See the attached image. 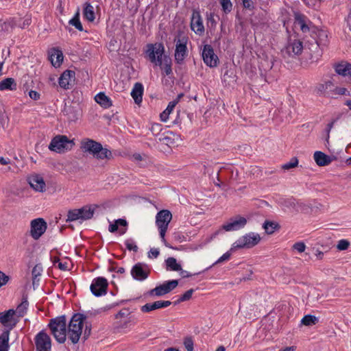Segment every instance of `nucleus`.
<instances>
[{
  "instance_id": "f257e3e1",
  "label": "nucleus",
  "mask_w": 351,
  "mask_h": 351,
  "mask_svg": "<svg viewBox=\"0 0 351 351\" xmlns=\"http://www.w3.org/2000/svg\"><path fill=\"white\" fill-rule=\"evenodd\" d=\"M80 148L83 152L93 156L98 160H109L113 158L111 150L104 147L102 145L90 138H84L81 141Z\"/></svg>"
},
{
  "instance_id": "f03ea898",
  "label": "nucleus",
  "mask_w": 351,
  "mask_h": 351,
  "mask_svg": "<svg viewBox=\"0 0 351 351\" xmlns=\"http://www.w3.org/2000/svg\"><path fill=\"white\" fill-rule=\"evenodd\" d=\"M86 319V316L80 313H76L71 317L68 324L67 336L73 343H77L79 341Z\"/></svg>"
},
{
  "instance_id": "7ed1b4c3",
  "label": "nucleus",
  "mask_w": 351,
  "mask_h": 351,
  "mask_svg": "<svg viewBox=\"0 0 351 351\" xmlns=\"http://www.w3.org/2000/svg\"><path fill=\"white\" fill-rule=\"evenodd\" d=\"M66 326V317L64 315L51 319L48 324L51 334L60 343H63L66 341L67 336Z\"/></svg>"
},
{
  "instance_id": "20e7f679",
  "label": "nucleus",
  "mask_w": 351,
  "mask_h": 351,
  "mask_svg": "<svg viewBox=\"0 0 351 351\" xmlns=\"http://www.w3.org/2000/svg\"><path fill=\"white\" fill-rule=\"evenodd\" d=\"M146 58L155 66L162 65L165 55V47L161 43L147 44L145 51Z\"/></svg>"
},
{
  "instance_id": "39448f33",
  "label": "nucleus",
  "mask_w": 351,
  "mask_h": 351,
  "mask_svg": "<svg viewBox=\"0 0 351 351\" xmlns=\"http://www.w3.org/2000/svg\"><path fill=\"white\" fill-rule=\"evenodd\" d=\"M73 145V141L66 136L57 135L51 139L48 148L51 152L61 154L71 149Z\"/></svg>"
},
{
  "instance_id": "423d86ee",
  "label": "nucleus",
  "mask_w": 351,
  "mask_h": 351,
  "mask_svg": "<svg viewBox=\"0 0 351 351\" xmlns=\"http://www.w3.org/2000/svg\"><path fill=\"white\" fill-rule=\"evenodd\" d=\"M261 239V237L258 233L252 232H249L240 237L234 241L231 246V250L252 248L260 242Z\"/></svg>"
},
{
  "instance_id": "0eeeda50",
  "label": "nucleus",
  "mask_w": 351,
  "mask_h": 351,
  "mask_svg": "<svg viewBox=\"0 0 351 351\" xmlns=\"http://www.w3.org/2000/svg\"><path fill=\"white\" fill-rule=\"evenodd\" d=\"M171 219L172 215L168 210H162L156 216V224L159 230L160 237L166 246L168 245L165 240V234Z\"/></svg>"
},
{
  "instance_id": "6e6552de",
  "label": "nucleus",
  "mask_w": 351,
  "mask_h": 351,
  "mask_svg": "<svg viewBox=\"0 0 351 351\" xmlns=\"http://www.w3.org/2000/svg\"><path fill=\"white\" fill-rule=\"evenodd\" d=\"M95 208L93 206H85L79 209L69 210L67 221L86 220L90 219L94 214Z\"/></svg>"
},
{
  "instance_id": "1a4fd4ad",
  "label": "nucleus",
  "mask_w": 351,
  "mask_h": 351,
  "mask_svg": "<svg viewBox=\"0 0 351 351\" xmlns=\"http://www.w3.org/2000/svg\"><path fill=\"white\" fill-rule=\"evenodd\" d=\"M34 340L35 351H51L52 340L45 330L37 333Z\"/></svg>"
},
{
  "instance_id": "9d476101",
  "label": "nucleus",
  "mask_w": 351,
  "mask_h": 351,
  "mask_svg": "<svg viewBox=\"0 0 351 351\" xmlns=\"http://www.w3.org/2000/svg\"><path fill=\"white\" fill-rule=\"evenodd\" d=\"M47 224L43 218H37L30 222V236L34 239H39L45 232Z\"/></svg>"
},
{
  "instance_id": "9b49d317",
  "label": "nucleus",
  "mask_w": 351,
  "mask_h": 351,
  "mask_svg": "<svg viewBox=\"0 0 351 351\" xmlns=\"http://www.w3.org/2000/svg\"><path fill=\"white\" fill-rule=\"evenodd\" d=\"M247 224V219L241 216L237 215L231 217L222 225V229L226 232L239 230Z\"/></svg>"
},
{
  "instance_id": "f8f14e48",
  "label": "nucleus",
  "mask_w": 351,
  "mask_h": 351,
  "mask_svg": "<svg viewBox=\"0 0 351 351\" xmlns=\"http://www.w3.org/2000/svg\"><path fill=\"white\" fill-rule=\"evenodd\" d=\"M176 43L175 60L177 63L180 64L187 55L188 38L185 36L180 37L176 40Z\"/></svg>"
},
{
  "instance_id": "ddd939ff",
  "label": "nucleus",
  "mask_w": 351,
  "mask_h": 351,
  "mask_svg": "<svg viewBox=\"0 0 351 351\" xmlns=\"http://www.w3.org/2000/svg\"><path fill=\"white\" fill-rule=\"evenodd\" d=\"M108 281L104 277H97L93 280L90 289L92 293L97 297L106 294Z\"/></svg>"
},
{
  "instance_id": "4468645a",
  "label": "nucleus",
  "mask_w": 351,
  "mask_h": 351,
  "mask_svg": "<svg viewBox=\"0 0 351 351\" xmlns=\"http://www.w3.org/2000/svg\"><path fill=\"white\" fill-rule=\"evenodd\" d=\"M178 285V281L177 280L166 281L163 284L150 290L149 294L152 296H162L174 289Z\"/></svg>"
},
{
  "instance_id": "2eb2a0df",
  "label": "nucleus",
  "mask_w": 351,
  "mask_h": 351,
  "mask_svg": "<svg viewBox=\"0 0 351 351\" xmlns=\"http://www.w3.org/2000/svg\"><path fill=\"white\" fill-rule=\"evenodd\" d=\"M149 274V269L145 264L138 263L134 265L131 269L132 278L138 281L146 280Z\"/></svg>"
},
{
  "instance_id": "dca6fc26",
  "label": "nucleus",
  "mask_w": 351,
  "mask_h": 351,
  "mask_svg": "<svg viewBox=\"0 0 351 351\" xmlns=\"http://www.w3.org/2000/svg\"><path fill=\"white\" fill-rule=\"evenodd\" d=\"M18 322L16 312L14 309H9L0 313V323L10 329L13 328Z\"/></svg>"
},
{
  "instance_id": "f3484780",
  "label": "nucleus",
  "mask_w": 351,
  "mask_h": 351,
  "mask_svg": "<svg viewBox=\"0 0 351 351\" xmlns=\"http://www.w3.org/2000/svg\"><path fill=\"white\" fill-rule=\"evenodd\" d=\"M202 55L203 60L207 66L210 67L217 66L218 57L210 45H206L204 46Z\"/></svg>"
},
{
  "instance_id": "a211bd4d",
  "label": "nucleus",
  "mask_w": 351,
  "mask_h": 351,
  "mask_svg": "<svg viewBox=\"0 0 351 351\" xmlns=\"http://www.w3.org/2000/svg\"><path fill=\"white\" fill-rule=\"evenodd\" d=\"M191 28L197 35L201 36L204 33L205 28L203 20L198 10H193L191 19Z\"/></svg>"
},
{
  "instance_id": "6ab92c4d",
  "label": "nucleus",
  "mask_w": 351,
  "mask_h": 351,
  "mask_svg": "<svg viewBox=\"0 0 351 351\" xmlns=\"http://www.w3.org/2000/svg\"><path fill=\"white\" fill-rule=\"evenodd\" d=\"M28 182L31 187L36 191L44 192L46 190L45 182L40 175H32L28 178Z\"/></svg>"
},
{
  "instance_id": "aec40b11",
  "label": "nucleus",
  "mask_w": 351,
  "mask_h": 351,
  "mask_svg": "<svg viewBox=\"0 0 351 351\" xmlns=\"http://www.w3.org/2000/svg\"><path fill=\"white\" fill-rule=\"evenodd\" d=\"M303 49L302 43L300 40H290L286 46L284 53L289 56H294L302 53Z\"/></svg>"
},
{
  "instance_id": "412c9836",
  "label": "nucleus",
  "mask_w": 351,
  "mask_h": 351,
  "mask_svg": "<svg viewBox=\"0 0 351 351\" xmlns=\"http://www.w3.org/2000/svg\"><path fill=\"white\" fill-rule=\"evenodd\" d=\"M171 302L169 300H158L152 303H147L141 307V311L148 313L158 308H166L170 306Z\"/></svg>"
},
{
  "instance_id": "4be33fe9",
  "label": "nucleus",
  "mask_w": 351,
  "mask_h": 351,
  "mask_svg": "<svg viewBox=\"0 0 351 351\" xmlns=\"http://www.w3.org/2000/svg\"><path fill=\"white\" fill-rule=\"evenodd\" d=\"M183 94H179L176 99L168 104L166 109L160 113V117L162 122H167L168 121L170 114L173 111L176 106L178 104Z\"/></svg>"
},
{
  "instance_id": "5701e85b",
  "label": "nucleus",
  "mask_w": 351,
  "mask_h": 351,
  "mask_svg": "<svg viewBox=\"0 0 351 351\" xmlns=\"http://www.w3.org/2000/svg\"><path fill=\"white\" fill-rule=\"evenodd\" d=\"M49 60L51 64L56 67H59L63 61V54L61 50L53 48L49 51Z\"/></svg>"
},
{
  "instance_id": "b1692460",
  "label": "nucleus",
  "mask_w": 351,
  "mask_h": 351,
  "mask_svg": "<svg viewBox=\"0 0 351 351\" xmlns=\"http://www.w3.org/2000/svg\"><path fill=\"white\" fill-rule=\"evenodd\" d=\"M311 22L302 14H296L295 17L294 25L295 27L300 28L302 32H307L309 31V25Z\"/></svg>"
},
{
  "instance_id": "393cba45",
  "label": "nucleus",
  "mask_w": 351,
  "mask_h": 351,
  "mask_svg": "<svg viewBox=\"0 0 351 351\" xmlns=\"http://www.w3.org/2000/svg\"><path fill=\"white\" fill-rule=\"evenodd\" d=\"M313 158L316 164L321 167L328 165L332 161V158L330 156L320 151H317L314 153Z\"/></svg>"
},
{
  "instance_id": "a878e982",
  "label": "nucleus",
  "mask_w": 351,
  "mask_h": 351,
  "mask_svg": "<svg viewBox=\"0 0 351 351\" xmlns=\"http://www.w3.org/2000/svg\"><path fill=\"white\" fill-rule=\"evenodd\" d=\"M74 77L75 73L72 71L66 70L60 75L59 85L64 89L69 88V85Z\"/></svg>"
},
{
  "instance_id": "bb28decb",
  "label": "nucleus",
  "mask_w": 351,
  "mask_h": 351,
  "mask_svg": "<svg viewBox=\"0 0 351 351\" xmlns=\"http://www.w3.org/2000/svg\"><path fill=\"white\" fill-rule=\"evenodd\" d=\"M143 86L141 83H136L131 91V96L136 104H140L142 102Z\"/></svg>"
},
{
  "instance_id": "cd10ccee",
  "label": "nucleus",
  "mask_w": 351,
  "mask_h": 351,
  "mask_svg": "<svg viewBox=\"0 0 351 351\" xmlns=\"http://www.w3.org/2000/svg\"><path fill=\"white\" fill-rule=\"evenodd\" d=\"M17 88V84L12 77H7L0 82V90H15Z\"/></svg>"
},
{
  "instance_id": "c85d7f7f",
  "label": "nucleus",
  "mask_w": 351,
  "mask_h": 351,
  "mask_svg": "<svg viewBox=\"0 0 351 351\" xmlns=\"http://www.w3.org/2000/svg\"><path fill=\"white\" fill-rule=\"evenodd\" d=\"M329 42L328 34L326 30L318 29L316 32V43L320 47H325Z\"/></svg>"
},
{
  "instance_id": "c756f323",
  "label": "nucleus",
  "mask_w": 351,
  "mask_h": 351,
  "mask_svg": "<svg viewBox=\"0 0 351 351\" xmlns=\"http://www.w3.org/2000/svg\"><path fill=\"white\" fill-rule=\"evenodd\" d=\"M95 100L104 108H109L112 105L111 99L104 93L97 94Z\"/></svg>"
},
{
  "instance_id": "7c9ffc66",
  "label": "nucleus",
  "mask_w": 351,
  "mask_h": 351,
  "mask_svg": "<svg viewBox=\"0 0 351 351\" xmlns=\"http://www.w3.org/2000/svg\"><path fill=\"white\" fill-rule=\"evenodd\" d=\"M335 71L342 76H349L351 78V64L347 62L341 63L335 66Z\"/></svg>"
},
{
  "instance_id": "2f4dec72",
  "label": "nucleus",
  "mask_w": 351,
  "mask_h": 351,
  "mask_svg": "<svg viewBox=\"0 0 351 351\" xmlns=\"http://www.w3.org/2000/svg\"><path fill=\"white\" fill-rule=\"evenodd\" d=\"M83 15L87 21L90 22L94 21L95 19L94 8L89 3H86L84 4Z\"/></svg>"
},
{
  "instance_id": "473e14b6",
  "label": "nucleus",
  "mask_w": 351,
  "mask_h": 351,
  "mask_svg": "<svg viewBox=\"0 0 351 351\" xmlns=\"http://www.w3.org/2000/svg\"><path fill=\"white\" fill-rule=\"evenodd\" d=\"M171 60L167 56H164L163 60H162V65H158L160 67V69L163 71L164 73L166 75H169L172 73L171 69Z\"/></svg>"
},
{
  "instance_id": "72a5a7b5",
  "label": "nucleus",
  "mask_w": 351,
  "mask_h": 351,
  "mask_svg": "<svg viewBox=\"0 0 351 351\" xmlns=\"http://www.w3.org/2000/svg\"><path fill=\"white\" fill-rule=\"evenodd\" d=\"M9 331H4L0 335V351H8Z\"/></svg>"
},
{
  "instance_id": "f704fd0d",
  "label": "nucleus",
  "mask_w": 351,
  "mask_h": 351,
  "mask_svg": "<svg viewBox=\"0 0 351 351\" xmlns=\"http://www.w3.org/2000/svg\"><path fill=\"white\" fill-rule=\"evenodd\" d=\"M28 306H29V304L26 299H23L22 300V302H21V304H19L17 306L16 310H14L16 312V316L17 319L19 317H23L25 315L27 308H28Z\"/></svg>"
},
{
  "instance_id": "c9c22d12",
  "label": "nucleus",
  "mask_w": 351,
  "mask_h": 351,
  "mask_svg": "<svg viewBox=\"0 0 351 351\" xmlns=\"http://www.w3.org/2000/svg\"><path fill=\"white\" fill-rule=\"evenodd\" d=\"M167 269L171 271H180L182 269L181 265L177 262L176 259L169 257L165 261Z\"/></svg>"
},
{
  "instance_id": "e433bc0d",
  "label": "nucleus",
  "mask_w": 351,
  "mask_h": 351,
  "mask_svg": "<svg viewBox=\"0 0 351 351\" xmlns=\"http://www.w3.org/2000/svg\"><path fill=\"white\" fill-rule=\"evenodd\" d=\"M318 317L311 315H306L304 316V317L302 319L301 323L304 326H311L313 325H315L318 322Z\"/></svg>"
},
{
  "instance_id": "4c0bfd02",
  "label": "nucleus",
  "mask_w": 351,
  "mask_h": 351,
  "mask_svg": "<svg viewBox=\"0 0 351 351\" xmlns=\"http://www.w3.org/2000/svg\"><path fill=\"white\" fill-rule=\"evenodd\" d=\"M69 24L74 26L79 31L83 30L82 25L80 21V14L78 12L74 15V16L69 21Z\"/></svg>"
},
{
  "instance_id": "58836bf2",
  "label": "nucleus",
  "mask_w": 351,
  "mask_h": 351,
  "mask_svg": "<svg viewBox=\"0 0 351 351\" xmlns=\"http://www.w3.org/2000/svg\"><path fill=\"white\" fill-rule=\"evenodd\" d=\"M43 271V266L41 265V264H36L34 267L32 271L34 285L36 282L37 277L41 276Z\"/></svg>"
},
{
  "instance_id": "ea45409f",
  "label": "nucleus",
  "mask_w": 351,
  "mask_h": 351,
  "mask_svg": "<svg viewBox=\"0 0 351 351\" xmlns=\"http://www.w3.org/2000/svg\"><path fill=\"white\" fill-rule=\"evenodd\" d=\"M263 227L267 234H272L278 227V225L274 222L265 221Z\"/></svg>"
},
{
  "instance_id": "a19ab883",
  "label": "nucleus",
  "mask_w": 351,
  "mask_h": 351,
  "mask_svg": "<svg viewBox=\"0 0 351 351\" xmlns=\"http://www.w3.org/2000/svg\"><path fill=\"white\" fill-rule=\"evenodd\" d=\"M332 86V83L330 81L325 82L324 83L319 84L317 86V90L321 94L325 93L328 89Z\"/></svg>"
},
{
  "instance_id": "79ce46f5",
  "label": "nucleus",
  "mask_w": 351,
  "mask_h": 351,
  "mask_svg": "<svg viewBox=\"0 0 351 351\" xmlns=\"http://www.w3.org/2000/svg\"><path fill=\"white\" fill-rule=\"evenodd\" d=\"M219 3L221 5L222 10L225 13H229L232 9V4L230 0H219Z\"/></svg>"
},
{
  "instance_id": "37998d69",
  "label": "nucleus",
  "mask_w": 351,
  "mask_h": 351,
  "mask_svg": "<svg viewBox=\"0 0 351 351\" xmlns=\"http://www.w3.org/2000/svg\"><path fill=\"white\" fill-rule=\"evenodd\" d=\"M125 245L126 246V248L130 251H133L136 252L138 250V247L136 244V242L132 239H128L127 240H125Z\"/></svg>"
},
{
  "instance_id": "c03bdc74",
  "label": "nucleus",
  "mask_w": 351,
  "mask_h": 351,
  "mask_svg": "<svg viewBox=\"0 0 351 351\" xmlns=\"http://www.w3.org/2000/svg\"><path fill=\"white\" fill-rule=\"evenodd\" d=\"M114 222L116 224H117L119 228H121L119 229L120 234H123L126 232L127 221L125 219H119L116 220Z\"/></svg>"
},
{
  "instance_id": "a18cd8bd",
  "label": "nucleus",
  "mask_w": 351,
  "mask_h": 351,
  "mask_svg": "<svg viewBox=\"0 0 351 351\" xmlns=\"http://www.w3.org/2000/svg\"><path fill=\"white\" fill-rule=\"evenodd\" d=\"M234 250H231V248L230 249V250H228V252H226V253H224L221 257H219L215 263L213 265H217V264H219V263H221L224 261H227L230 259L231 255H232V252H233Z\"/></svg>"
},
{
  "instance_id": "49530a36",
  "label": "nucleus",
  "mask_w": 351,
  "mask_h": 351,
  "mask_svg": "<svg viewBox=\"0 0 351 351\" xmlns=\"http://www.w3.org/2000/svg\"><path fill=\"white\" fill-rule=\"evenodd\" d=\"M350 242L346 239H341L339 241L337 247L339 250H346L348 248Z\"/></svg>"
},
{
  "instance_id": "de8ad7c7",
  "label": "nucleus",
  "mask_w": 351,
  "mask_h": 351,
  "mask_svg": "<svg viewBox=\"0 0 351 351\" xmlns=\"http://www.w3.org/2000/svg\"><path fill=\"white\" fill-rule=\"evenodd\" d=\"M306 245L303 242H297L293 244V249L298 252L299 253H302L306 250Z\"/></svg>"
},
{
  "instance_id": "09e8293b",
  "label": "nucleus",
  "mask_w": 351,
  "mask_h": 351,
  "mask_svg": "<svg viewBox=\"0 0 351 351\" xmlns=\"http://www.w3.org/2000/svg\"><path fill=\"white\" fill-rule=\"evenodd\" d=\"M193 291H194L193 289H191L186 291L182 295L180 296V298L178 300V302H184V301H186V300H189V299H191Z\"/></svg>"
},
{
  "instance_id": "8fccbe9b",
  "label": "nucleus",
  "mask_w": 351,
  "mask_h": 351,
  "mask_svg": "<svg viewBox=\"0 0 351 351\" xmlns=\"http://www.w3.org/2000/svg\"><path fill=\"white\" fill-rule=\"evenodd\" d=\"M162 130V125L159 123H153L151 125L150 131L154 135H157Z\"/></svg>"
},
{
  "instance_id": "3c124183",
  "label": "nucleus",
  "mask_w": 351,
  "mask_h": 351,
  "mask_svg": "<svg viewBox=\"0 0 351 351\" xmlns=\"http://www.w3.org/2000/svg\"><path fill=\"white\" fill-rule=\"evenodd\" d=\"M298 161L296 158H293L290 162L285 163L282 165V169H289L295 167L298 165Z\"/></svg>"
},
{
  "instance_id": "603ef678",
  "label": "nucleus",
  "mask_w": 351,
  "mask_h": 351,
  "mask_svg": "<svg viewBox=\"0 0 351 351\" xmlns=\"http://www.w3.org/2000/svg\"><path fill=\"white\" fill-rule=\"evenodd\" d=\"M9 279L8 276L0 271V287L5 285L8 282Z\"/></svg>"
},
{
  "instance_id": "864d4df0",
  "label": "nucleus",
  "mask_w": 351,
  "mask_h": 351,
  "mask_svg": "<svg viewBox=\"0 0 351 351\" xmlns=\"http://www.w3.org/2000/svg\"><path fill=\"white\" fill-rule=\"evenodd\" d=\"M160 254L159 250L157 248H152L148 252V257L150 258H156Z\"/></svg>"
},
{
  "instance_id": "5fc2aeb1",
  "label": "nucleus",
  "mask_w": 351,
  "mask_h": 351,
  "mask_svg": "<svg viewBox=\"0 0 351 351\" xmlns=\"http://www.w3.org/2000/svg\"><path fill=\"white\" fill-rule=\"evenodd\" d=\"M242 3L245 8L251 10L254 8V3L252 0H242Z\"/></svg>"
},
{
  "instance_id": "6e6d98bb",
  "label": "nucleus",
  "mask_w": 351,
  "mask_h": 351,
  "mask_svg": "<svg viewBox=\"0 0 351 351\" xmlns=\"http://www.w3.org/2000/svg\"><path fill=\"white\" fill-rule=\"evenodd\" d=\"M184 346L187 351H193V341L190 339H187L184 341Z\"/></svg>"
},
{
  "instance_id": "4d7b16f0",
  "label": "nucleus",
  "mask_w": 351,
  "mask_h": 351,
  "mask_svg": "<svg viewBox=\"0 0 351 351\" xmlns=\"http://www.w3.org/2000/svg\"><path fill=\"white\" fill-rule=\"evenodd\" d=\"M29 96L31 99L36 101L40 99V94L35 90H30L29 92Z\"/></svg>"
},
{
  "instance_id": "13d9d810",
  "label": "nucleus",
  "mask_w": 351,
  "mask_h": 351,
  "mask_svg": "<svg viewBox=\"0 0 351 351\" xmlns=\"http://www.w3.org/2000/svg\"><path fill=\"white\" fill-rule=\"evenodd\" d=\"M207 21H208V24L210 23L211 25H215L216 22H215V20L214 18L213 13H210V14H207Z\"/></svg>"
},
{
  "instance_id": "bf43d9fd",
  "label": "nucleus",
  "mask_w": 351,
  "mask_h": 351,
  "mask_svg": "<svg viewBox=\"0 0 351 351\" xmlns=\"http://www.w3.org/2000/svg\"><path fill=\"white\" fill-rule=\"evenodd\" d=\"M333 126V123H330L328 124L327 125V129H326V141L327 143H328V139H329V137H330V130L332 129Z\"/></svg>"
},
{
  "instance_id": "052dcab7",
  "label": "nucleus",
  "mask_w": 351,
  "mask_h": 351,
  "mask_svg": "<svg viewBox=\"0 0 351 351\" xmlns=\"http://www.w3.org/2000/svg\"><path fill=\"white\" fill-rule=\"evenodd\" d=\"M118 230H119V227L117 226V224L115 223V222L109 226L108 230L110 232H114L115 231H117Z\"/></svg>"
},
{
  "instance_id": "680f3d73",
  "label": "nucleus",
  "mask_w": 351,
  "mask_h": 351,
  "mask_svg": "<svg viewBox=\"0 0 351 351\" xmlns=\"http://www.w3.org/2000/svg\"><path fill=\"white\" fill-rule=\"evenodd\" d=\"M296 350V347L294 346L286 347L285 348H282L278 351H295Z\"/></svg>"
},
{
  "instance_id": "e2e57ef3",
  "label": "nucleus",
  "mask_w": 351,
  "mask_h": 351,
  "mask_svg": "<svg viewBox=\"0 0 351 351\" xmlns=\"http://www.w3.org/2000/svg\"><path fill=\"white\" fill-rule=\"evenodd\" d=\"M0 163L3 165H8L10 163V159L0 156Z\"/></svg>"
},
{
  "instance_id": "0e129e2a",
  "label": "nucleus",
  "mask_w": 351,
  "mask_h": 351,
  "mask_svg": "<svg viewBox=\"0 0 351 351\" xmlns=\"http://www.w3.org/2000/svg\"><path fill=\"white\" fill-rule=\"evenodd\" d=\"M315 256L318 259H322L324 256V253L319 250H317L315 253Z\"/></svg>"
},
{
  "instance_id": "69168bd1",
  "label": "nucleus",
  "mask_w": 351,
  "mask_h": 351,
  "mask_svg": "<svg viewBox=\"0 0 351 351\" xmlns=\"http://www.w3.org/2000/svg\"><path fill=\"white\" fill-rule=\"evenodd\" d=\"M58 267L62 269V270H66V268H67V266H66V263H62L61 262H60L58 263Z\"/></svg>"
},
{
  "instance_id": "338daca9",
  "label": "nucleus",
  "mask_w": 351,
  "mask_h": 351,
  "mask_svg": "<svg viewBox=\"0 0 351 351\" xmlns=\"http://www.w3.org/2000/svg\"><path fill=\"white\" fill-rule=\"evenodd\" d=\"M90 329L88 328L87 326H86L85 330L84 331V335L85 338H86V337H88L90 335Z\"/></svg>"
},
{
  "instance_id": "774afa93",
  "label": "nucleus",
  "mask_w": 351,
  "mask_h": 351,
  "mask_svg": "<svg viewBox=\"0 0 351 351\" xmlns=\"http://www.w3.org/2000/svg\"><path fill=\"white\" fill-rule=\"evenodd\" d=\"M133 158L135 160L139 161L142 160V156L139 154H135L133 155Z\"/></svg>"
}]
</instances>
